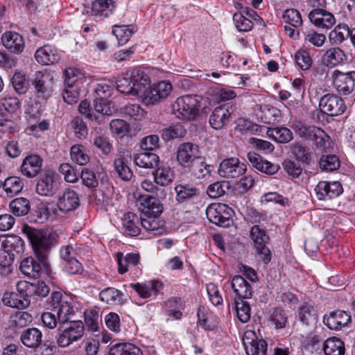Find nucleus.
I'll use <instances>...</instances> for the list:
<instances>
[{"label":"nucleus","instance_id":"nucleus-57","mask_svg":"<svg viewBox=\"0 0 355 355\" xmlns=\"http://www.w3.org/2000/svg\"><path fill=\"white\" fill-rule=\"evenodd\" d=\"M14 260V255L9 252L8 250H3L0 254V275L7 276L11 273L12 263Z\"/></svg>","mask_w":355,"mask_h":355},{"label":"nucleus","instance_id":"nucleus-61","mask_svg":"<svg viewBox=\"0 0 355 355\" xmlns=\"http://www.w3.org/2000/svg\"><path fill=\"white\" fill-rule=\"evenodd\" d=\"M309 139L313 141L318 148L324 149L325 144L329 139V137L323 130L315 126Z\"/></svg>","mask_w":355,"mask_h":355},{"label":"nucleus","instance_id":"nucleus-1","mask_svg":"<svg viewBox=\"0 0 355 355\" xmlns=\"http://www.w3.org/2000/svg\"><path fill=\"white\" fill-rule=\"evenodd\" d=\"M26 234L35 255L48 259L50 250L55 243L54 235L48 230L32 227H27Z\"/></svg>","mask_w":355,"mask_h":355},{"label":"nucleus","instance_id":"nucleus-35","mask_svg":"<svg viewBox=\"0 0 355 355\" xmlns=\"http://www.w3.org/2000/svg\"><path fill=\"white\" fill-rule=\"evenodd\" d=\"M115 8L112 0H95L92 3V14L96 16L109 17Z\"/></svg>","mask_w":355,"mask_h":355},{"label":"nucleus","instance_id":"nucleus-26","mask_svg":"<svg viewBox=\"0 0 355 355\" xmlns=\"http://www.w3.org/2000/svg\"><path fill=\"white\" fill-rule=\"evenodd\" d=\"M139 202L141 214L144 216H159L163 211L162 205L156 197L148 195L142 196L140 197Z\"/></svg>","mask_w":355,"mask_h":355},{"label":"nucleus","instance_id":"nucleus-52","mask_svg":"<svg viewBox=\"0 0 355 355\" xmlns=\"http://www.w3.org/2000/svg\"><path fill=\"white\" fill-rule=\"evenodd\" d=\"M291 151L297 161L309 164L311 161V153L309 149L300 143H295L291 146Z\"/></svg>","mask_w":355,"mask_h":355},{"label":"nucleus","instance_id":"nucleus-4","mask_svg":"<svg viewBox=\"0 0 355 355\" xmlns=\"http://www.w3.org/2000/svg\"><path fill=\"white\" fill-rule=\"evenodd\" d=\"M51 310L56 313L59 324L70 322L71 316L75 315L72 304L69 302L62 293L55 291L51 293Z\"/></svg>","mask_w":355,"mask_h":355},{"label":"nucleus","instance_id":"nucleus-22","mask_svg":"<svg viewBox=\"0 0 355 355\" xmlns=\"http://www.w3.org/2000/svg\"><path fill=\"white\" fill-rule=\"evenodd\" d=\"M247 158L254 168L263 173L273 175L279 169V166L278 164L264 159L262 157L255 153L249 152L247 154Z\"/></svg>","mask_w":355,"mask_h":355},{"label":"nucleus","instance_id":"nucleus-13","mask_svg":"<svg viewBox=\"0 0 355 355\" xmlns=\"http://www.w3.org/2000/svg\"><path fill=\"white\" fill-rule=\"evenodd\" d=\"M314 191L318 200H329L338 197L343 192V189L338 182L320 181Z\"/></svg>","mask_w":355,"mask_h":355},{"label":"nucleus","instance_id":"nucleus-15","mask_svg":"<svg viewBox=\"0 0 355 355\" xmlns=\"http://www.w3.org/2000/svg\"><path fill=\"white\" fill-rule=\"evenodd\" d=\"M247 170L246 165L241 163L236 158L224 159L218 168V173L226 178H236Z\"/></svg>","mask_w":355,"mask_h":355},{"label":"nucleus","instance_id":"nucleus-55","mask_svg":"<svg viewBox=\"0 0 355 355\" xmlns=\"http://www.w3.org/2000/svg\"><path fill=\"white\" fill-rule=\"evenodd\" d=\"M322 171H334L340 167V160L335 155H323L319 162Z\"/></svg>","mask_w":355,"mask_h":355},{"label":"nucleus","instance_id":"nucleus-46","mask_svg":"<svg viewBox=\"0 0 355 355\" xmlns=\"http://www.w3.org/2000/svg\"><path fill=\"white\" fill-rule=\"evenodd\" d=\"M138 217L133 213L128 212L124 215L123 226L125 234L136 236L140 233V228L136 225Z\"/></svg>","mask_w":355,"mask_h":355},{"label":"nucleus","instance_id":"nucleus-60","mask_svg":"<svg viewBox=\"0 0 355 355\" xmlns=\"http://www.w3.org/2000/svg\"><path fill=\"white\" fill-rule=\"evenodd\" d=\"M295 61L297 65L302 70L309 69L313 63L309 53L304 49H299L295 55Z\"/></svg>","mask_w":355,"mask_h":355},{"label":"nucleus","instance_id":"nucleus-39","mask_svg":"<svg viewBox=\"0 0 355 355\" xmlns=\"http://www.w3.org/2000/svg\"><path fill=\"white\" fill-rule=\"evenodd\" d=\"M154 181L162 187L168 185L173 178V171L168 166H159L153 171Z\"/></svg>","mask_w":355,"mask_h":355},{"label":"nucleus","instance_id":"nucleus-2","mask_svg":"<svg viewBox=\"0 0 355 355\" xmlns=\"http://www.w3.org/2000/svg\"><path fill=\"white\" fill-rule=\"evenodd\" d=\"M56 337L57 345L62 348L80 340L85 334V325L81 320H72L59 324Z\"/></svg>","mask_w":355,"mask_h":355},{"label":"nucleus","instance_id":"nucleus-25","mask_svg":"<svg viewBox=\"0 0 355 355\" xmlns=\"http://www.w3.org/2000/svg\"><path fill=\"white\" fill-rule=\"evenodd\" d=\"M232 116V112L225 105L216 107L209 118L211 126L219 130L227 125Z\"/></svg>","mask_w":355,"mask_h":355},{"label":"nucleus","instance_id":"nucleus-18","mask_svg":"<svg viewBox=\"0 0 355 355\" xmlns=\"http://www.w3.org/2000/svg\"><path fill=\"white\" fill-rule=\"evenodd\" d=\"M351 321V315L343 311L336 310L324 315L323 322L330 329L339 330Z\"/></svg>","mask_w":355,"mask_h":355},{"label":"nucleus","instance_id":"nucleus-10","mask_svg":"<svg viewBox=\"0 0 355 355\" xmlns=\"http://www.w3.org/2000/svg\"><path fill=\"white\" fill-rule=\"evenodd\" d=\"M59 187L60 181L58 174L49 170L39 177L35 189L40 196H53L58 191Z\"/></svg>","mask_w":355,"mask_h":355},{"label":"nucleus","instance_id":"nucleus-19","mask_svg":"<svg viewBox=\"0 0 355 355\" xmlns=\"http://www.w3.org/2000/svg\"><path fill=\"white\" fill-rule=\"evenodd\" d=\"M309 19L316 27L329 29L336 23L334 16L325 10L313 9L309 14Z\"/></svg>","mask_w":355,"mask_h":355},{"label":"nucleus","instance_id":"nucleus-53","mask_svg":"<svg viewBox=\"0 0 355 355\" xmlns=\"http://www.w3.org/2000/svg\"><path fill=\"white\" fill-rule=\"evenodd\" d=\"M270 137L279 143L286 144L293 139L292 132L287 128H275L268 132Z\"/></svg>","mask_w":355,"mask_h":355},{"label":"nucleus","instance_id":"nucleus-54","mask_svg":"<svg viewBox=\"0 0 355 355\" xmlns=\"http://www.w3.org/2000/svg\"><path fill=\"white\" fill-rule=\"evenodd\" d=\"M116 84L118 91L121 93L135 96L130 71H127L123 77L119 78Z\"/></svg>","mask_w":355,"mask_h":355},{"label":"nucleus","instance_id":"nucleus-29","mask_svg":"<svg viewBox=\"0 0 355 355\" xmlns=\"http://www.w3.org/2000/svg\"><path fill=\"white\" fill-rule=\"evenodd\" d=\"M130 71L135 96L141 94L142 96L144 92L147 89L146 87L150 84V78L144 71L139 69H135Z\"/></svg>","mask_w":355,"mask_h":355},{"label":"nucleus","instance_id":"nucleus-11","mask_svg":"<svg viewBox=\"0 0 355 355\" xmlns=\"http://www.w3.org/2000/svg\"><path fill=\"white\" fill-rule=\"evenodd\" d=\"M320 111L328 116H336L342 114L346 110L344 101L334 94L323 95L319 101Z\"/></svg>","mask_w":355,"mask_h":355},{"label":"nucleus","instance_id":"nucleus-17","mask_svg":"<svg viewBox=\"0 0 355 355\" xmlns=\"http://www.w3.org/2000/svg\"><path fill=\"white\" fill-rule=\"evenodd\" d=\"M355 72H338L334 78V85L340 95H348L354 90Z\"/></svg>","mask_w":355,"mask_h":355},{"label":"nucleus","instance_id":"nucleus-7","mask_svg":"<svg viewBox=\"0 0 355 355\" xmlns=\"http://www.w3.org/2000/svg\"><path fill=\"white\" fill-rule=\"evenodd\" d=\"M19 269L24 275L37 279L40 277L41 273H48L49 263L46 258H42L40 256H35V258L29 257L21 261Z\"/></svg>","mask_w":355,"mask_h":355},{"label":"nucleus","instance_id":"nucleus-20","mask_svg":"<svg viewBox=\"0 0 355 355\" xmlns=\"http://www.w3.org/2000/svg\"><path fill=\"white\" fill-rule=\"evenodd\" d=\"M35 58L37 62L41 64L51 65L59 62L60 55L55 47L44 45L36 51Z\"/></svg>","mask_w":355,"mask_h":355},{"label":"nucleus","instance_id":"nucleus-3","mask_svg":"<svg viewBox=\"0 0 355 355\" xmlns=\"http://www.w3.org/2000/svg\"><path fill=\"white\" fill-rule=\"evenodd\" d=\"M200 108V97L194 95L179 97L172 104L173 113L182 120L195 119L199 115Z\"/></svg>","mask_w":355,"mask_h":355},{"label":"nucleus","instance_id":"nucleus-58","mask_svg":"<svg viewBox=\"0 0 355 355\" xmlns=\"http://www.w3.org/2000/svg\"><path fill=\"white\" fill-rule=\"evenodd\" d=\"M186 133L185 129L180 124H176L166 128H164L162 131V136L166 141H169L176 138H180L184 136Z\"/></svg>","mask_w":355,"mask_h":355},{"label":"nucleus","instance_id":"nucleus-23","mask_svg":"<svg viewBox=\"0 0 355 355\" xmlns=\"http://www.w3.org/2000/svg\"><path fill=\"white\" fill-rule=\"evenodd\" d=\"M130 286L143 299L148 298L153 295L157 296L159 290L163 288L162 282L156 279L146 283L130 284Z\"/></svg>","mask_w":355,"mask_h":355},{"label":"nucleus","instance_id":"nucleus-36","mask_svg":"<svg viewBox=\"0 0 355 355\" xmlns=\"http://www.w3.org/2000/svg\"><path fill=\"white\" fill-rule=\"evenodd\" d=\"M211 167L206 164L205 158L200 156L187 168L197 178L202 179L210 175Z\"/></svg>","mask_w":355,"mask_h":355},{"label":"nucleus","instance_id":"nucleus-64","mask_svg":"<svg viewBox=\"0 0 355 355\" xmlns=\"http://www.w3.org/2000/svg\"><path fill=\"white\" fill-rule=\"evenodd\" d=\"M11 82L15 90L19 94H24L27 92L28 82L24 74L15 73L12 78Z\"/></svg>","mask_w":355,"mask_h":355},{"label":"nucleus","instance_id":"nucleus-63","mask_svg":"<svg viewBox=\"0 0 355 355\" xmlns=\"http://www.w3.org/2000/svg\"><path fill=\"white\" fill-rule=\"evenodd\" d=\"M233 21L237 30L240 32L250 31L253 27V22L243 14L236 12L233 15Z\"/></svg>","mask_w":355,"mask_h":355},{"label":"nucleus","instance_id":"nucleus-21","mask_svg":"<svg viewBox=\"0 0 355 355\" xmlns=\"http://www.w3.org/2000/svg\"><path fill=\"white\" fill-rule=\"evenodd\" d=\"M52 78L49 73L37 71L33 81V85L38 97L46 98L50 96L52 88Z\"/></svg>","mask_w":355,"mask_h":355},{"label":"nucleus","instance_id":"nucleus-28","mask_svg":"<svg viewBox=\"0 0 355 355\" xmlns=\"http://www.w3.org/2000/svg\"><path fill=\"white\" fill-rule=\"evenodd\" d=\"M159 216H151L141 214L140 223L146 231L151 232L153 235H160L164 232V221L162 220Z\"/></svg>","mask_w":355,"mask_h":355},{"label":"nucleus","instance_id":"nucleus-44","mask_svg":"<svg viewBox=\"0 0 355 355\" xmlns=\"http://www.w3.org/2000/svg\"><path fill=\"white\" fill-rule=\"evenodd\" d=\"M114 172L123 181H129L133 177V172L124 158H117L114 161Z\"/></svg>","mask_w":355,"mask_h":355},{"label":"nucleus","instance_id":"nucleus-43","mask_svg":"<svg viewBox=\"0 0 355 355\" xmlns=\"http://www.w3.org/2000/svg\"><path fill=\"white\" fill-rule=\"evenodd\" d=\"M12 213L17 216L26 215L31 208L29 200L26 198H17L12 200L9 205Z\"/></svg>","mask_w":355,"mask_h":355},{"label":"nucleus","instance_id":"nucleus-56","mask_svg":"<svg viewBox=\"0 0 355 355\" xmlns=\"http://www.w3.org/2000/svg\"><path fill=\"white\" fill-rule=\"evenodd\" d=\"M6 248H8V251L15 252L18 254L22 253L24 250L25 245L23 239L15 234L9 235L3 241Z\"/></svg>","mask_w":355,"mask_h":355},{"label":"nucleus","instance_id":"nucleus-14","mask_svg":"<svg viewBox=\"0 0 355 355\" xmlns=\"http://www.w3.org/2000/svg\"><path fill=\"white\" fill-rule=\"evenodd\" d=\"M56 205L58 209L63 213L73 211L80 205L79 194L71 187L66 188L58 196Z\"/></svg>","mask_w":355,"mask_h":355},{"label":"nucleus","instance_id":"nucleus-9","mask_svg":"<svg viewBox=\"0 0 355 355\" xmlns=\"http://www.w3.org/2000/svg\"><path fill=\"white\" fill-rule=\"evenodd\" d=\"M173 87L168 81L153 84L144 92L142 101L146 105H153L165 99L172 92Z\"/></svg>","mask_w":355,"mask_h":355},{"label":"nucleus","instance_id":"nucleus-47","mask_svg":"<svg viewBox=\"0 0 355 355\" xmlns=\"http://www.w3.org/2000/svg\"><path fill=\"white\" fill-rule=\"evenodd\" d=\"M101 315L95 310H87L85 312V323L87 331L96 332L100 331Z\"/></svg>","mask_w":355,"mask_h":355},{"label":"nucleus","instance_id":"nucleus-12","mask_svg":"<svg viewBox=\"0 0 355 355\" xmlns=\"http://www.w3.org/2000/svg\"><path fill=\"white\" fill-rule=\"evenodd\" d=\"M200 156L198 146L191 142L180 144L177 150V161L184 168H187Z\"/></svg>","mask_w":355,"mask_h":355},{"label":"nucleus","instance_id":"nucleus-6","mask_svg":"<svg viewBox=\"0 0 355 355\" xmlns=\"http://www.w3.org/2000/svg\"><path fill=\"white\" fill-rule=\"evenodd\" d=\"M233 210L223 203H214L206 209L207 219L213 224L222 227H227L232 223L231 218Z\"/></svg>","mask_w":355,"mask_h":355},{"label":"nucleus","instance_id":"nucleus-50","mask_svg":"<svg viewBox=\"0 0 355 355\" xmlns=\"http://www.w3.org/2000/svg\"><path fill=\"white\" fill-rule=\"evenodd\" d=\"M234 309L238 319L243 323L247 322L250 318V305L244 300L235 299Z\"/></svg>","mask_w":355,"mask_h":355},{"label":"nucleus","instance_id":"nucleus-62","mask_svg":"<svg viewBox=\"0 0 355 355\" xmlns=\"http://www.w3.org/2000/svg\"><path fill=\"white\" fill-rule=\"evenodd\" d=\"M121 112L130 119L141 120L144 116V110L138 104L127 105L121 109Z\"/></svg>","mask_w":355,"mask_h":355},{"label":"nucleus","instance_id":"nucleus-27","mask_svg":"<svg viewBox=\"0 0 355 355\" xmlns=\"http://www.w3.org/2000/svg\"><path fill=\"white\" fill-rule=\"evenodd\" d=\"M42 333L35 327L24 329L20 335V340L28 348L37 349L42 343Z\"/></svg>","mask_w":355,"mask_h":355},{"label":"nucleus","instance_id":"nucleus-41","mask_svg":"<svg viewBox=\"0 0 355 355\" xmlns=\"http://www.w3.org/2000/svg\"><path fill=\"white\" fill-rule=\"evenodd\" d=\"M352 28L347 24H338L329 34V40L333 44H340L347 37L351 39Z\"/></svg>","mask_w":355,"mask_h":355},{"label":"nucleus","instance_id":"nucleus-59","mask_svg":"<svg viewBox=\"0 0 355 355\" xmlns=\"http://www.w3.org/2000/svg\"><path fill=\"white\" fill-rule=\"evenodd\" d=\"M282 17L284 21L292 27L298 28L302 25L301 15L296 9L291 8L286 10Z\"/></svg>","mask_w":355,"mask_h":355},{"label":"nucleus","instance_id":"nucleus-31","mask_svg":"<svg viewBox=\"0 0 355 355\" xmlns=\"http://www.w3.org/2000/svg\"><path fill=\"white\" fill-rule=\"evenodd\" d=\"M347 60L345 53L338 47L327 50L322 56V62L327 67H335Z\"/></svg>","mask_w":355,"mask_h":355},{"label":"nucleus","instance_id":"nucleus-16","mask_svg":"<svg viewBox=\"0 0 355 355\" xmlns=\"http://www.w3.org/2000/svg\"><path fill=\"white\" fill-rule=\"evenodd\" d=\"M42 165L43 159L40 155L29 154L23 159L20 172L28 178H33L41 173Z\"/></svg>","mask_w":355,"mask_h":355},{"label":"nucleus","instance_id":"nucleus-42","mask_svg":"<svg viewBox=\"0 0 355 355\" xmlns=\"http://www.w3.org/2000/svg\"><path fill=\"white\" fill-rule=\"evenodd\" d=\"M135 31V27L132 25H114L112 26V33L116 36L120 45L126 44Z\"/></svg>","mask_w":355,"mask_h":355},{"label":"nucleus","instance_id":"nucleus-33","mask_svg":"<svg viewBox=\"0 0 355 355\" xmlns=\"http://www.w3.org/2000/svg\"><path fill=\"white\" fill-rule=\"evenodd\" d=\"M2 302L6 306L18 309H25L30 304L29 299L24 297L21 294L14 292L5 293Z\"/></svg>","mask_w":355,"mask_h":355},{"label":"nucleus","instance_id":"nucleus-51","mask_svg":"<svg viewBox=\"0 0 355 355\" xmlns=\"http://www.w3.org/2000/svg\"><path fill=\"white\" fill-rule=\"evenodd\" d=\"M70 126L76 138L79 139H85L87 138L88 135V128L85 122L81 117H73L70 122Z\"/></svg>","mask_w":355,"mask_h":355},{"label":"nucleus","instance_id":"nucleus-38","mask_svg":"<svg viewBox=\"0 0 355 355\" xmlns=\"http://www.w3.org/2000/svg\"><path fill=\"white\" fill-rule=\"evenodd\" d=\"M243 345L248 355H266L267 343L263 339H252L250 341L245 338L243 340Z\"/></svg>","mask_w":355,"mask_h":355},{"label":"nucleus","instance_id":"nucleus-32","mask_svg":"<svg viewBox=\"0 0 355 355\" xmlns=\"http://www.w3.org/2000/svg\"><path fill=\"white\" fill-rule=\"evenodd\" d=\"M134 162L139 168L153 169L158 166L159 158L153 153L144 152L136 155Z\"/></svg>","mask_w":355,"mask_h":355},{"label":"nucleus","instance_id":"nucleus-37","mask_svg":"<svg viewBox=\"0 0 355 355\" xmlns=\"http://www.w3.org/2000/svg\"><path fill=\"white\" fill-rule=\"evenodd\" d=\"M123 294L118 289L107 287L99 293L100 300L110 305H119L123 303Z\"/></svg>","mask_w":355,"mask_h":355},{"label":"nucleus","instance_id":"nucleus-45","mask_svg":"<svg viewBox=\"0 0 355 355\" xmlns=\"http://www.w3.org/2000/svg\"><path fill=\"white\" fill-rule=\"evenodd\" d=\"M112 355H143L140 348L130 343H119L112 346Z\"/></svg>","mask_w":355,"mask_h":355},{"label":"nucleus","instance_id":"nucleus-34","mask_svg":"<svg viewBox=\"0 0 355 355\" xmlns=\"http://www.w3.org/2000/svg\"><path fill=\"white\" fill-rule=\"evenodd\" d=\"M322 350L324 355H345V344L340 338H329L323 343Z\"/></svg>","mask_w":355,"mask_h":355},{"label":"nucleus","instance_id":"nucleus-40","mask_svg":"<svg viewBox=\"0 0 355 355\" xmlns=\"http://www.w3.org/2000/svg\"><path fill=\"white\" fill-rule=\"evenodd\" d=\"M2 187L7 196L12 197L21 191L24 187V182L19 177L10 176L5 180Z\"/></svg>","mask_w":355,"mask_h":355},{"label":"nucleus","instance_id":"nucleus-24","mask_svg":"<svg viewBox=\"0 0 355 355\" xmlns=\"http://www.w3.org/2000/svg\"><path fill=\"white\" fill-rule=\"evenodd\" d=\"M3 45L13 53H20L24 49V41L21 35L13 31H7L1 36Z\"/></svg>","mask_w":355,"mask_h":355},{"label":"nucleus","instance_id":"nucleus-5","mask_svg":"<svg viewBox=\"0 0 355 355\" xmlns=\"http://www.w3.org/2000/svg\"><path fill=\"white\" fill-rule=\"evenodd\" d=\"M250 237L253 241L257 253L264 263H268L271 260V252L267 246L270 238L266 230L259 225H253L250 230Z\"/></svg>","mask_w":355,"mask_h":355},{"label":"nucleus","instance_id":"nucleus-49","mask_svg":"<svg viewBox=\"0 0 355 355\" xmlns=\"http://www.w3.org/2000/svg\"><path fill=\"white\" fill-rule=\"evenodd\" d=\"M298 319L305 324L314 322L316 320L314 307L308 303H303L298 309Z\"/></svg>","mask_w":355,"mask_h":355},{"label":"nucleus","instance_id":"nucleus-30","mask_svg":"<svg viewBox=\"0 0 355 355\" xmlns=\"http://www.w3.org/2000/svg\"><path fill=\"white\" fill-rule=\"evenodd\" d=\"M232 288L238 296L237 299H248L252 297V291L250 284L241 276L233 277L231 283Z\"/></svg>","mask_w":355,"mask_h":355},{"label":"nucleus","instance_id":"nucleus-48","mask_svg":"<svg viewBox=\"0 0 355 355\" xmlns=\"http://www.w3.org/2000/svg\"><path fill=\"white\" fill-rule=\"evenodd\" d=\"M71 159L79 165H85L89 161L86 148L80 144L73 145L70 149Z\"/></svg>","mask_w":355,"mask_h":355},{"label":"nucleus","instance_id":"nucleus-8","mask_svg":"<svg viewBox=\"0 0 355 355\" xmlns=\"http://www.w3.org/2000/svg\"><path fill=\"white\" fill-rule=\"evenodd\" d=\"M175 200L178 204L197 205L201 202L202 193L200 189L187 184L181 182L175 185Z\"/></svg>","mask_w":355,"mask_h":355}]
</instances>
